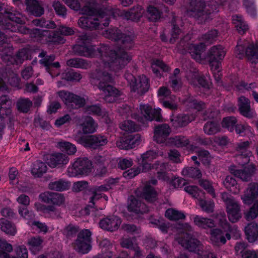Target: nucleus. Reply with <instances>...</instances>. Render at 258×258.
I'll list each match as a JSON object with an SVG mask.
<instances>
[{
    "label": "nucleus",
    "mask_w": 258,
    "mask_h": 258,
    "mask_svg": "<svg viewBox=\"0 0 258 258\" xmlns=\"http://www.w3.org/2000/svg\"><path fill=\"white\" fill-rule=\"evenodd\" d=\"M57 147L62 151H66L69 155H73L77 151L75 145L66 141H60L57 143Z\"/></svg>",
    "instance_id": "52"
},
{
    "label": "nucleus",
    "mask_w": 258,
    "mask_h": 258,
    "mask_svg": "<svg viewBox=\"0 0 258 258\" xmlns=\"http://www.w3.org/2000/svg\"><path fill=\"white\" fill-rule=\"evenodd\" d=\"M67 64L70 67L83 69H86L89 67L87 61L81 58L70 59L67 61Z\"/></svg>",
    "instance_id": "50"
},
{
    "label": "nucleus",
    "mask_w": 258,
    "mask_h": 258,
    "mask_svg": "<svg viewBox=\"0 0 258 258\" xmlns=\"http://www.w3.org/2000/svg\"><path fill=\"white\" fill-rule=\"evenodd\" d=\"M12 101L8 96L0 97V139L2 137L3 130L5 127L4 120L10 117L12 113Z\"/></svg>",
    "instance_id": "19"
},
{
    "label": "nucleus",
    "mask_w": 258,
    "mask_h": 258,
    "mask_svg": "<svg viewBox=\"0 0 258 258\" xmlns=\"http://www.w3.org/2000/svg\"><path fill=\"white\" fill-rule=\"evenodd\" d=\"M70 8L86 15L79 18V26L83 29H102L109 25L110 16L112 12L110 9L97 10L95 0H81L84 6L81 5L78 0H62Z\"/></svg>",
    "instance_id": "2"
},
{
    "label": "nucleus",
    "mask_w": 258,
    "mask_h": 258,
    "mask_svg": "<svg viewBox=\"0 0 258 258\" xmlns=\"http://www.w3.org/2000/svg\"><path fill=\"white\" fill-rule=\"evenodd\" d=\"M92 164L87 158H78L69 166L67 170L68 174L70 177H75L79 175H87L90 173Z\"/></svg>",
    "instance_id": "9"
},
{
    "label": "nucleus",
    "mask_w": 258,
    "mask_h": 258,
    "mask_svg": "<svg viewBox=\"0 0 258 258\" xmlns=\"http://www.w3.org/2000/svg\"><path fill=\"white\" fill-rule=\"evenodd\" d=\"M57 94L68 106H70L72 104V99L74 94L64 90L58 92Z\"/></svg>",
    "instance_id": "62"
},
{
    "label": "nucleus",
    "mask_w": 258,
    "mask_h": 258,
    "mask_svg": "<svg viewBox=\"0 0 258 258\" xmlns=\"http://www.w3.org/2000/svg\"><path fill=\"white\" fill-rule=\"evenodd\" d=\"M46 217L53 219H58L61 217V212L56 206L49 205L47 206L44 214Z\"/></svg>",
    "instance_id": "58"
},
{
    "label": "nucleus",
    "mask_w": 258,
    "mask_h": 258,
    "mask_svg": "<svg viewBox=\"0 0 258 258\" xmlns=\"http://www.w3.org/2000/svg\"><path fill=\"white\" fill-rule=\"evenodd\" d=\"M90 231L88 229L81 231L78 235V237L75 242L73 244L74 248L78 252L85 254L91 249Z\"/></svg>",
    "instance_id": "13"
},
{
    "label": "nucleus",
    "mask_w": 258,
    "mask_h": 258,
    "mask_svg": "<svg viewBox=\"0 0 258 258\" xmlns=\"http://www.w3.org/2000/svg\"><path fill=\"white\" fill-rule=\"evenodd\" d=\"M236 56L242 58L246 56L251 62H258V44H249L246 41H239L235 48Z\"/></svg>",
    "instance_id": "7"
},
{
    "label": "nucleus",
    "mask_w": 258,
    "mask_h": 258,
    "mask_svg": "<svg viewBox=\"0 0 258 258\" xmlns=\"http://www.w3.org/2000/svg\"><path fill=\"white\" fill-rule=\"evenodd\" d=\"M199 205L204 212L209 213L214 211V203L212 201H205L201 199H198Z\"/></svg>",
    "instance_id": "60"
},
{
    "label": "nucleus",
    "mask_w": 258,
    "mask_h": 258,
    "mask_svg": "<svg viewBox=\"0 0 258 258\" xmlns=\"http://www.w3.org/2000/svg\"><path fill=\"white\" fill-rule=\"evenodd\" d=\"M145 11L140 6H137L126 11H123L121 15L127 20L138 21L143 15Z\"/></svg>",
    "instance_id": "33"
},
{
    "label": "nucleus",
    "mask_w": 258,
    "mask_h": 258,
    "mask_svg": "<svg viewBox=\"0 0 258 258\" xmlns=\"http://www.w3.org/2000/svg\"><path fill=\"white\" fill-rule=\"evenodd\" d=\"M236 122L237 120L235 117L230 116L224 118L221 124L222 127L226 128L228 131L232 132L234 131Z\"/></svg>",
    "instance_id": "59"
},
{
    "label": "nucleus",
    "mask_w": 258,
    "mask_h": 258,
    "mask_svg": "<svg viewBox=\"0 0 258 258\" xmlns=\"http://www.w3.org/2000/svg\"><path fill=\"white\" fill-rule=\"evenodd\" d=\"M142 196L147 201L153 202L156 200L157 192L152 186L147 184L144 188Z\"/></svg>",
    "instance_id": "53"
},
{
    "label": "nucleus",
    "mask_w": 258,
    "mask_h": 258,
    "mask_svg": "<svg viewBox=\"0 0 258 258\" xmlns=\"http://www.w3.org/2000/svg\"><path fill=\"white\" fill-rule=\"evenodd\" d=\"M242 169H237L234 166H231L229 168L230 172L235 176L241 180L247 181L249 180L255 173L256 168L253 163H250L247 165H244Z\"/></svg>",
    "instance_id": "20"
},
{
    "label": "nucleus",
    "mask_w": 258,
    "mask_h": 258,
    "mask_svg": "<svg viewBox=\"0 0 258 258\" xmlns=\"http://www.w3.org/2000/svg\"><path fill=\"white\" fill-rule=\"evenodd\" d=\"M91 38L87 34L79 36V44L73 47L74 52L86 57H93L99 53L100 61L97 68L90 75L92 84L96 85L102 92L104 100L109 103L115 101L121 95V92L108 84L113 81L111 72L117 73L122 69L131 60L132 56L123 48L112 50L107 45H102L96 49L90 44Z\"/></svg>",
    "instance_id": "1"
},
{
    "label": "nucleus",
    "mask_w": 258,
    "mask_h": 258,
    "mask_svg": "<svg viewBox=\"0 0 258 258\" xmlns=\"http://www.w3.org/2000/svg\"><path fill=\"white\" fill-rule=\"evenodd\" d=\"M223 184L227 189L234 194L239 191V189L237 187L236 180L231 176H227L223 181Z\"/></svg>",
    "instance_id": "51"
},
{
    "label": "nucleus",
    "mask_w": 258,
    "mask_h": 258,
    "mask_svg": "<svg viewBox=\"0 0 258 258\" xmlns=\"http://www.w3.org/2000/svg\"><path fill=\"white\" fill-rule=\"evenodd\" d=\"M79 126L84 134H92L94 133L97 128V123L92 117L85 116L79 121Z\"/></svg>",
    "instance_id": "29"
},
{
    "label": "nucleus",
    "mask_w": 258,
    "mask_h": 258,
    "mask_svg": "<svg viewBox=\"0 0 258 258\" xmlns=\"http://www.w3.org/2000/svg\"><path fill=\"white\" fill-rule=\"evenodd\" d=\"M0 15L4 17L0 20V25L5 31L3 33L0 32V45L7 42V39L12 37L9 34L10 32H18L22 34L29 32V29L21 25L25 23L26 19L21 13H13L10 10L6 8L4 4H0Z\"/></svg>",
    "instance_id": "3"
},
{
    "label": "nucleus",
    "mask_w": 258,
    "mask_h": 258,
    "mask_svg": "<svg viewBox=\"0 0 258 258\" xmlns=\"http://www.w3.org/2000/svg\"><path fill=\"white\" fill-rule=\"evenodd\" d=\"M47 170V167L45 163L37 161L33 164L31 173L35 177H39L46 173Z\"/></svg>",
    "instance_id": "46"
},
{
    "label": "nucleus",
    "mask_w": 258,
    "mask_h": 258,
    "mask_svg": "<svg viewBox=\"0 0 258 258\" xmlns=\"http://www.w3.org/2000/svg\"><path fill=\"white\" fill-rule=\"evenodd\" d=\"M183 176L193 178H200L202 177V173L200 170L195 167H187L184 168L182 171Z\"/></svg>",
    "instance_id": "54"
},
{
    "label": "nucleus",
    "mask_w": 258,
    "mask_h": 258,
    "mask_svg": "<svg viewBox=\"0 0 258 258\" xmlns=\"http://www.w3.org/2000/svg\"><path fill=\"white\" fill-rule=\"evenodd\" d=\"M170 90L166 87H162L158 91V96L160 102L165 108L175 110L178 108L177 98L171 94Z\"/></svg>",
    "instance_id": "17"
},
{
    "label": "nucleus",
    "mask_w": 258,
    "mask_h": 258,
    "mask_svg": "<svg viewBox=\"0 0 258 258\" xmlns=\"http://www.w3.org/2000/svg\"><path fill=\"white\" fill-rule=\"evenodd\" d=\"M170 142L175 146L179 148L186 147L187 149L191 151H194L196 147L190 144L188 139L181 136H175L170 138Z\"/></svg>",
    "instance_id": "36"
},
{
    "label": "nucleus",
    "mask_w": 258,
    "mask_h": 258,
    "mask_svg": "<svg viewBox=\"0 0 258 258\" xmlns=\"http://www.w3.org/2000/svg\"><path fill=\"white\" fill-rule=\"evenodd\" d=\"M196 117L194 114H180L176 116L171 117V121L175 127H182L194 120Z\"/></svg>",
    "instance_id": "32"
},
{
    "label": "nucleus",
    "mask_w": 258,
    "mask_h": 258,
    "mask_svg": "<svg viewBox=\"0 0 258 258\" xmlns=\"http://www.w3.org/2000/svg\"><path fill=\"white\" fill-rule=\"evenodd\" d=\"M241 199L244 204L248 205L258 200V184L255 182L249 183Z\"/></svg>",
    "instance_id": "24"
},
{
    "label": "nucleus",
    "mask_w": 258,
    "mask_h": 258,
    "mask_svg": "<svg viewBox=\"0 0 258 258\" xmlns=\"http://www.w3.org/2000/svg\"><path fill=\"white\" fill-rule=\"evenodd\" d=\"M1 229L6 234L14 235L17 232L15 226L6 219H0Z\"/></svg>",
    "instance_id": "48"
},
{
    "label": "nucleus",
    "mask_w": 258,
    "mask_h": 258,
    "mask_svg": "<svg viewBox=\"0 0 258 258\" xmlns=\"http://www.w3.org/2000/svg\"><path fill=\"white\" fill-rule=\"evenodd\" d=\"M173 28L171 32V38L170 39V43H173L176 39L182 33L179 26H182L183 22L182 20L178 17H174L172 20Z\"/></svg>",
    "instance_id": "38"
},
{
    "label": "nucleus",
    "mask_w": 258,
    "mask_h": 258,
    "mask_svg": "<svg viewBox=\"0 0 258 258\" xmlns=\"http://www.w3.org/2000/svg\"><path fill=\"white\" fill-rule=\"evenodd\" d=\"M141 116L136 114H132V117L138 119L142 124H145L147 121L155 120L158 121L162 120L161 109L157 108L153 109L148 105H141L140 107Z\"/></svg>",
    "instance_id": "11"
},
{
    "label": "nucleus",
    "mask_w": 258,
    "mask_h": 258,
    "mask_svg": "<svg viewBox=\"0 0 258 258\" xmlns=\"http://www.w3.org/2000/svg\"><path fill=\"white\" fill-rule=\"evenodd\" d=\"M249 143L248 141L240 142L236 145L235 150L236 162L242 166L247 164L251 160V152L248 149Z\"/></svg>",
    "instance_id": "18"
},
{
    "label": "nucleus",
    "mask_w": 258,
    "mask_h": 258,
    "mask_svg": "<svg viewBox=\"0 0 258 258\" xmlns=\"http://www.w3.org/2000/svg\"><path fill=\"white\" fill-rule=\"evenodd\" d=\"M138 161L140 165L139 167L141 168V172H147L152 169H155L157 170V177L159 179L167 180L169 179L166 173L167 168L166 163L157 161L154 164L151 165L148 161H144L141 157L138 159Z\"/></svg>",
    "instance_id": "14"
},
{
    "label": "nucleus",
    "mask_w": 258,
    "mask_h": 258,
    "mask_svg": "<svg viewBox=\"0 0 258 258\" xmlns=\"http://www.w3.org/2000/svg\"><path fill=\"white\" fill-rule=\"evenodd\" d=\"M26 10L32 15L36 17L44 14V9L38 0H25Z\"/></svg>",
    "instance_id": "34"
},
{
    "label": "nucleus",
    "mask_w": 258,
    "mask_h": 258,
    "mask_svg": "<svg viewBox=\"0 0 258 258\" xmlns=\"http://www.w3.org/2000/svg\"><path fill=\"white\" fill-rule=\"evenodd\" d=\"M69 158L68 156L62 153H54L49 156L47 163L49 166L52 168L61 167L68 164Z\"/></svg>",
    "instance_id": "27"
},
{
    "label": "nucleus",
    "mask_w": 258,
    "mask_h": 258,
    "mask_svg": "<svg viewBox=\"0 0 258 258\" xmlns=\"http://www.w3.org/2000/svg\"><path fill=\"white\" fill-rule=\"evenodd\" d=\"M243 4L249 16L252 17H256L257 11L254 0H243Z\"/></svg>",
    "instance_id": "56"
},
{
    "label": "nucleus",
    "mask_w": 258,
    "mask_h": 258,
    "mask_svg": "<svg viewBox=\"0 0 258 258\" xmlns=\"http://www.w3.org/2000/svg\"><path fill=\"white\" fill-rule=\"evenodd\" d=\"M43 239L40 236L32 237L29 239L28 245L30 251L34 254L38 253L42 248Z\"/></svg>",
    "instance_id": "43"
},
{
    "label": "nucleus",
    "mask_w": 258,
    "mask_h": 258,
    "mask_svg": "<svg viewBox=\"0 0 258 258\" xmlns=\"http://www.w3.org/2000/svg\"><path fill=\"white\" fill-rule=\"evenodd\" d=\"M165 216L171 220H178L183 219L185 216L184 213L173 209H169L166 210Z\"/></svg>",
    "instance_id": "55"
},
{
    "label": "nucleus",
    "mask_w": 258,
    "mask_h": 258,
    "mask_svg": "<svg viewBox=\"0 0 258 258\" xmlns=\"http://www.w3.org/2000/svg\"><path fill=\"white\" fill-rule=\"evenodd\" d=\"M121 222V220L119 217L112 216L102 219L99 224L101 228L113 231L118 228Z\"/></svg>",
    "instance_id": "25"
},
{
    "label": "nucleus",
    "mask_w": 258,
    "mask_h": 258,
    "mask_svg": "<svg viewBox=\"0 0 258 258\" xmlns=\"http://www.w3.org/2000/svg\"><path fill=\"white\" fill-rule=\"evenodd\" d=\"M148 18L152 21H156L161 17V12L156 8L149 6L147 9Z\"/></svg>",
    "instance_id": "61"
},
{
    "label": "nucleus",
    "mask_w": 258,
    "mask_h": 258,
    "mask_svg": "<svg viewBox=\"0 0 258 258\" xmlns=\"http://www.w3.org/2000/svg\"><path fill=\"white\" fill-rule=\"evenodd\" d=\"M258 216V200L255 201L249 211L245 215L246 220L249 221Z\"/></svg>",
    "instance_id": "64"
},
{
    "label": "nucleus",
    "mask_w": 258,
    "mask_h": 258,
    "mask_svg": "<svg viewBox=\"0 0 258 258\" xmlns=\"http://www.w3.org/2000/svg\"><path fill=\"white\" fill-rule=\"evenodd\" d=\"M220 130V126L218 121L216 120L208 121L204 126V131L205 133L208 135L215 134Z\"/></svg>",
    "instance_id": "47"
},
{
    "label": "nucleus",
    "mask_w": 258,
    "mask_h": 258,
    "mask_svg": "<svg viewBox=\"0 0 258 258\" xmlns=\"http://www.w3.org/2000/svg\"><path fill=\"white\" fill-rule=\"evenodd\" d=\"M116 146L122 150H128L135 147V141L132 136L120 138L116 143Z\"/></svg>",
    "instance_id": "44"
},
{
    "label": "nucleus",
    "mask_w": 258,
    "mask_h": 258,
    "mask_svg": "<svg viewBox=\"0 0 258 258\" xmlns=\"http://www.w3.org/2000/svg\"><path fill=\"white\" fill-rule=\"evenodd\" d=\"M184 239L176 238L178 243L184 248L190 251L199 252L202 249V245L197 239L192 238L186 233Z\"/></svg>",
    "instance_id": "23"
},
{
    "label": "nucleus",
    "mask_w": 258,
    "mask_h": 258,
    "mask_svg": "<svg viewBox=\"0 0 258 258\" xmlns=\"http://www.w3.org/2000/svg\"><path fill=\"white\" fill-rule=\"evenodd\" d=\"M151 68L153 73L159 77H161V71L167 72L170 70L168 66L159 59L153 60L152 62Z\"/></svg>",
    "instance_id": "45"
},
{
    "label": "nucleus",
    "mask_w": 258,
    "mask_h": 258,
    "mask_svg": "<svg viewBox=\"0 0 258 258\" xmlns=\"http://www.w3.org/2000/svg\"><path fill=\"white\" fill-rule=\"evenodd\" d=\"M218 4L211 2L207 4L202 0H191L187 9V14L195 18L199 23L211 19L212 15L218 12Z\"/></svg>",
    "instance_id": "4"
},
{
    "label": "nucleus",
    "mask_w": 258,
    "mask_h": 258,
    "mask_svg": "<svg viewBox=\"0 0 258 258\" xmlns=\"http://www.w3.org/2000/svg\"><path fill=\"white\" fill-rule=\"evenodd\" d=\"M226 51L221 45H215L211 47L207 52L208 60L214 77L217 82L221 80V62L223 59Z\"/></svg>",
    "instance_id": "5"
},
{
    "label": "nucleus",
    "mask_w": 258,
    "mask_h": 258,
    "mask_svg": "<svg viewBox=\"0 0 258 258\" xmlns=\"http://www.w3.org/2000/svg\"><path fill=\"white\" fill-rule=\"evenodd\" d=\"M29 30V31L27 33H30L31 37L42 43L57 44H63L65 42V39L58 32L42 30L37 28L33 29L31 31Z\"/></svg>",
    "instance_id": "6"
},
{
    "label": "nucleus",
    "mask_w": 258,
    "mask_h": 258,
    "mask_svg": "<svg viewBox=\"0 0 258 258\" xmlns=\"http://www.w3.org/2000/svg\"><path fill=\"white\" fill-rule=\"evenodd\" d=\"M221 198L226 205L229 220L232 223L237 222L241 217L239 205L226 192L221 194Z\"/></svg>",
    "instance_id": "10"
},
{
    "label": "nucleus",
    "mask_w": 258,
    "mask_h": 258,
    "mask_svg": "<svg viewBox=\"0 0 258 258\" xmlns=\"http://www.w3.org/2000/svg\"><path fill=\"white\" fill-rule=\"evenodd\" d=\"M114 182L115 180L112 179L109 180L108 184L96 186L93 189L94 195L90 198V202L94 205V201L96 199H99L101 192L107 191L111 188V185L114 184Z\"/></svg>",
    "instance_id": "42"
},
{
    "label": "nucleus",
    "mask_w": 258,
    "mask_h": 258,
    "mask_svg": "<svg viewBox=\"0 0 258 258\" xmlns=\"http://www.w3.org/2000/svg\"><path fill=\"white\" fill-rule=\"evenodd\" d=\"M189 39V35L185 36L182 38L177 46V50L183 53L186 48H188L189 52L192 58L198 62H201L203 59L202 53L205 51L206 45L202 42L198 44H192L189 45L186 41Z\"/></svg>",
    "instance_id": "8"
},
{
    "label": "nucleus",
    "mask_w": 258,
    "mask_h": 258,
    "mask_svg": "<svg viewBox=\"0 0 258 258\" xmlns=\"http://www.w3.org/2000/svg\"><path fill=\"white\" fill-rule=\"evenodd\" d=\"M75 139L78 143L83 145L85 147L94 149L104 146L108 142L107 138L101 135L82 136L80 137L79 135H77L75 136Z\"/></svg>",
    "instance_id": "15"
},
{
    "label": "nucleus",
    "mask_w": 258,
    "mask_h": 258,
    "mask_svg": "<svg viewBox=\"0 0 258 258\" xmlns=\"http://www.w3.org/2000/svg\"><path fill=\"white\" fill-rule=\"evenodd\" d=\"M79 231V228L76 225L70 224L63 230V234L68 238L74 237Z\"/></svg>",
    "instance_id": "63"
},
{
    "label": "nucleus",
    "mask_w": 258,
    "mask_h": 258,
    "mask_svg": "<svg viewBox=\"0 0 258 258\" xmlns=\"http://www.w3.org/2000/svg\"><path fill=\"white\" fill-rule=\"evenodd\" d=\"M41 199L45 203L51 204L52 206H61L64 205L66 198L62 194L47 191L40 195Z\"/></svg>",
    "instance_id": "22"
},
{
    "label": "nucleus",
    "mask_w": 258,
    "mask_h": 258,
    "mask_svg": "<svg viewBox=\"0 0 258 258\" xmlns=\"http://www.w3.org/2000/svg\"><path fill=\"white\" fill-rule=\"evenodd\" d=\"M71 186V184L68 181L59 179L58 180L51 181L48 184V188L52 190L62 191L68 190Z\"/></svg>",
    "instance_id": "37"
},
{
    "label": "nucleus",
    "mask_w": 258,
    "mask_h": 258,
    "mask_svg": "<svg viewBox=\"0 0 258 258\" xmlns=\"http://www.w3.org/2000/svg\"><path fill=\"white\" fill-rule=\"evenodd\" d=\"M32 105V102L28 98H22L17 103L18 109L22 112H27Z\"/></svg>",
    "instance_id": "57"
},
{
    "label": "nucleus",
    "mask_w": 258,
    "mask_h": 258,
    "mask_svg": "<svg viewBox=\"0 0 258 258\" xmlns=\"http://www.w3.org/2000/svg\"><path fill=\"white\" fill-rule=\"evenodd\" d=\"M125 78L129 83L132 91L142 95L146 92L149 88V80L146 76L142 75L137 79L131 74L126 73Z\"/></svg>",
    "instance_id": "12"
},
{
    "label": "nucleus",
    "mask_w": 258,
    "mask_h": 258,
    "mask_svg": "<svg viewBox=\"0 0 258 258\" xmlns=\"http://www.w3.org/2000/svg\"><path fill=\"white\" fill-rule=\"evenodd\" d=\"M39 56L42 58L40 60V63L45 67L46 71L53 77L52 68L58 69L60 67L58 62H53L55 59V56L54 55H46V52L42 51L39 54Z\"/></svg>",
    "instance_id": "26"
},
{
    "label": "nucleus",
    "mask_w": 258,
    "mask_h": 258,
    "mask_svg": "<svg viewBox=\"0 0 258 258\" xmlns=\"http://www.w3.org/2000/svg\"><path fill=\"white\" fill-rule=\"evenodd\" d=\"M238 106L242 115L247 118H252L255 115L254 111L250 108V101L244 96H241L238 98Z\"/></svg>",
    "instance_id": "28"
},
{
    "label": "nucleus",
    "mask_w": 258,
    "mask_h": 258,
    "mask_svg": "<svg viewBox=\"0 0 258 258\" xmlns=\"http://www.w3.org/2000/svg\"><path fill=\"white\" fill-rule=\"evenodd\" d=\"M171 132V129L167 124H162L155 127L154 139L158 143H164Z\"/></svg>",
    "instance_id": "31"
},
{
    "label": "nucleus",
    "mask_w": 258,
    "mask_h": 258,
    "mask_svg": "<svg viewBox=\"0 0 258 258\" xmlns=\"http://www.w3.org/2000/svg\"><path fill=\"white\" fill-rule=\"evenodd\" d=\"M232 22L237 31L240 34H243L249 29L248 25L244 21L241 16L237 15L233 16Z\"/></svg>",
    "instance_id": "40"
},
{
    "label": "nucleus",
    "mask_w": 258,
    "mask_h": 258,
    "mask_svg": "<svg viewBox=\"0 0 258 258\" xmlns=\"http://www.w3.org/2000/svg\"><path fill=\"white\" fill-rule=\"evenodd\" d=\"M193 221L196 226L203 229L212 228L215 226L214 222L213 220L201 216H195Z\"/></svg>",
    "instance_id": "41"
},
{
    "label": "nucleus",
    "mask_w": 258,
    "mask_h": 258,
    "mask_svg": "<svg viewBox=\"0 0 258 258\" xmlns=\"http://www.w3.org/2000/svg\"><path fill=\"white\" fill-rule=\"evenodd\" d=\"M128 210L135 213H143L148 211L146 206L139 199L132 196L130 198Z\"/></svg>",
    "instance_id": "35"
},
{
    "label": "nucleus",
    "mask_w": 258,
    "mask_h": 258,
    "mask_svg": "<svg viewBox=\"0 0 258 258\" xmlns=\"http://www.w3.org/2000/svg\"><path fill=\"white\" fill-rule=\"evenodd\" d=\"M245 233L247 239L250 242L256 240L258 237V225L254 222L248 224L245 227Z\"/></svg>",
    "instance_id": "39"
},
{
    "label": "nucleus",
    "mask_w": 258,
    "mask_h": 258,
    "mask_svg": "<svg viewBox=\"0 0 258 258\" xmlns=\"http://www.w3.org/2000/svg\"><path fill=\"white\" fill-rule=\"evenodd\" d=\"M119 127L122 131L126 133H133L140 130L139 125L131 120H124L121 122Z\"/></svg>",
    "instance_id": "49"
},
{
    "label": "nucleus",
    "mask_w": 258,
    "mask_h": 258,
    "mask_svg": "<svg viewBox=\"0 0 258 258\" xmlns=\"http://www.w3.org/2000/svg\"><path fill=\"white\" fill-rule=\"evenodd\" d=\"M186 77L189 83L194 86L202 87L205 89H209L211 86V82L204 77L199 76L196 72H189L186 75Z\"/></svg>",
    "instance_id": "30"
},
{
    "label": "nucleus",
    "mask_w": 258,
    "mask_h": 258,
    "mask_svg": "<svg viewBox=\"0 0 258 258\" xmlns=\"http://www.w3.org/2000/svg\"><path fill=\"white\" fill-rule=\"evenodd\" d=\"M103 35L109 39L114 41L120 40L126 48L130 49L133 46V36L131 34L122 33L117 28H110L103 33Z\"/></svg>",
    "instance_id": "16"
},
{
    "label": "nucleus",
    "mask_w": 258,
    "mask_h": 258,
    "mask_svg": "<svg viewBox=\"0 0 258 258\" xmlns=\"http://www.w3.org/2000/svg\"><path fill=\"white\" fill-rule=\"evenodd\" d=\"M210 242L214 245L221 246L226 243L227 240L231 238L230 234L220 229H213L210 231Z\"/></svg>",
    "instance_id": "21"
}]
</instances>
